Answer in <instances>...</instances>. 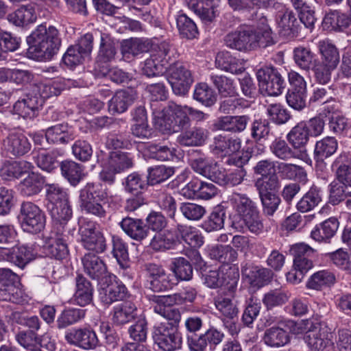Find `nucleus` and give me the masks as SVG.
Returning a JSON list of instances; mask_svg holds the SVG:
<instances>
[{
	"label": "nucleus",
	"mask_w": 351,
	"mask_h": 351,
	"mask_svg": "<svg viewBox=\"0 0 351 351\" xmlns=\"http://www.w3.org/2000/svg\"><path fill=\"white\" fill-rule=\"evenodd\" d=\"M271 154L281 160H290L291 159L304 160V152L294 149L288 141L280 138H276L269 146Z\"/></svg>",
	"instance_id": "nucleus-24"
},
{
	"label": "nucleus",
	"mask_w": 351,
	"mask_h": 351,
	"mask_svg": "<svg viewBox=\"0 0 351 351\" xmlns=\"http://www.w3.org/2000/svg\"><path fill=\"white\" fill-rule=\"evenodd\" d=\"M187 106L178 105L174 102H169L167 105V112H172L175 128L177 127L183 128L190 124L191 119L189 112L185 109Z\"/></svg>",
	"instance_id": "nucleus-53"
},
{
	"label": "nucleus",
	"mask_w": 351,
	"mask_h": 351,
	"mask_svg": "<svg viewBox=\"0 0 351 351\" xmlns=\"http://www.w3.org/2000/svg\"><path fill=\"white\" fill-rule=\"evenodd\" d=\"M97 75L101 77L109 78L112 82L117 84L128 82L132 78L130 73L123 71L122 69L117 67L109 68L108 66H99Z\"/></svg>",
	"instance_id": "nucleus-60"
},
{
	"label": "nucleus",
	"mask_w": 351,
	"mask_h": 351,
	"mask_svg": "<svg viewBox=\"0 0 351 351\" xmlns=\"http://www.w3.org/2000/svg\"><path fill=\"white\" fill-rule=\"evenodd\" d=\"M108 162L111 167L114 168L115 171L120 173L132 167L133 159L128 153L114 151L110 153Z\"/></svg>",
	"instance_id": "nucleus-55"
},
{
	"label": "nucleus",
	"mask_w": 351,
	"mask_h": 351,
	"mask_svg": "<svg viewBox=\"0 0 351 351\" xmlns=\"http://www.w3.org/2000/svg\"><path fill=\"white\" fill-rule=\"evenodd\" d=\"M278 169L282 177L289 180H298L300 182L307 181V173L304 169L292 163L280 162Z\"/></svg>",
	"instance_id": "nucleus-47"
},
{
	"label": "nucleus",
	"mask_w": 351,
	"mask_h": 351,
	"mask_svg": "<svg viewBox=\"0 0 351 351\" xmlns=\"http://www.w3.org/2000/svg\"><path fill=\"white\" fill-rule=\"evenodd\" d=\"M176 25L180 34L183 38L193 39L198 34L196 24L184 14H180L177 16Z\"/></svg>",
	"instance_id": "nucleus-56"
},
{
	"label": "nucleus",
	"mask_w": 351,
	"mask_h": 351,
	"mask_svg": "<svg viewBox=\"0 0 351 351\" xmlns=\"http://www.w3.org/2000/svg\"><path fill=\"white\" fill-rule=\"evenodd\" d=\"M310 130L306 121H300L289 132L286 136L288 143L294 149L304 152V160L307 158L306 145L309 141Z\"/></svg>",
	"instance_id": "nucleus-21"
},
{
	"label": "nucleus",
	"mask_w": 351,
	"mask_h": 351,
	"mask_svg": "<svg viewBox=\"0 0 351 351\" xmlns=\"http://www.w3.org/2000/svg\"><path fill=\"white\" fill-rule=\"evenodd\" d=\"M167 106L162 111L154 112V123L155 128L163 134H170L177 132L175 128L172 112H167Z\"/></svg>",
	"instance_id": "nucleus-45"
},
{
	"label": "nucleus",
	"mask_w": 351,
	"mask_h": 351,
	"mask_svg": "<svg viewBox=\"0 0 351 351\" xmlns=\"http://www.w3.org/2000/svg\"><path fill=\"white\" fill-rule=\"evenodd\" d=\"M263 342L271 348H280L287 344L289 341V333L280 327H271L265 331Z\"/></svg>",
	"instance_id": "nucleus-39"
},
{
	"label": "nucleus",
	"mask_w": 351,
	"mask_h": 351,
	"mask_svg": "<svg viewBox=\"0 0 351 351\" xmlns=\"http://www.w3.org/2000/svg\"><path fill=\"white\" fill-rule=\"evenodd\" d=\"M9 21L16 26H25L34 23L37 19L34 8L31 5H23L8 16Z\"/></svg>",
	"instance_id": "nucleus-42"
},
{
	"label": "nucleus",
	"mask_w": 351,
	"mask_h": 351,
	"mask_svg": "<svg viewBox=\"0 0 351 351\" xmlns=\"http://www.w3.org/2000/svg\"><path fill=\"white\" fill-rule=\"evenodd\" d=\"M239 274L237 271L233 272L230 281L226 283L227 289L230 294L221 292L219 293L214 298V304L216 309L224 319L232 320L237 317L239 309L237 305L233 303V293L237 287Z\"/></svg>",
	"instance_id": "nucleus-6"
},
{
	"label": "nucleus",
	"mask_w": 351,
	"mask_h": 351,
	"mask_svg": "<svg viewBox=\"0 0 351 351\" xmlns=\"http://www.w3.org/2000/svg\"><path fill=\"white\" fill-rule=\"evenodd\" d=\"M207 136L208 132L206 130L193 127L182 132L177 137V142L182 146H201L206 141Z\"/></svg>",
	"instance_id": "nucleus-32"
},
{
	"label": "nucleus",
	"mask_w": 351,
	"mask_h": 351,
	"mask_svg": "<svg viewBox=\"0 0 351 351\" xmlns=\"http://www.w3.org/2000/svg\"><path fill=\"white\" fill-rule=\"evenodd\" d=\"M59 31L53 26L41 24L27 37L28 52L40 60H51L61 46Z\"/></svg>",
	"instance_id": "nucleus-2"
},
{
	"label": "nucleus",
	"mask_w": 351,
	"mask_h": 351,
	"mask_svg": "<svg viewBox=\"0 0 351 351\" xmlns=\"http://www.w3.org/2000/svg\"><path fill=\"white\" fill-rule=\"evenodd\" d=\"M45 137L48 143L53 144H67L75 136L73 129L67 123H59L48 128L45 130Z\"/></svg>",
	"instance_id": "nucleus-25"
},
{
	"label": "nucleus",
	"mask_w": 351,
	"mask_h": 351,
	"mask_svg": "<svg viewBox=\"0 0 351 351\" xmlns=\"http://www.w3.org/2000/svg\"><path fill=\"white\" fill-rule=\"evenodd\" d=\"M210 256L218 261L229 264L237 258V252L230 245H216L210 251Z\"/></svg>",
	"instance_id": "nucleus-58"
},
{
	"label": "nucleus",
	"mask_w": 351,
	"mask_h": 351,
	"mask_svg": "<svg viewBox=\"0 0 351 351\" xmlns=\"http://www.w3.org/2000/svg\"><path fill=\"white\" fill-rule=\"evenodd\" d=\"M319 225L320 230L323 232L322 237L320 236L319 232L317 229H313L311 231V237L316 241L327 242L336 233L339 227V221L336 218L330 217Z\"/></svg>",
	"instance_id": "nucleus-48"
},
{
	"label": "nucleus",
	"mask_w": 351,
	"mask_h": 351,
	"mask_svg": "<svg viewBox=\"0 0 351 351\" xmlns=\"http://www.w3.org/2000/svg\"><path fill=\"white\" fill-rule=\"evenodd\" d=\"M177 328L168 324H159L154 327L153 339L158 348L164 351H173L181 348L182 340Z\"/></svg>",
	"instance_id": "nucleus-10"
},
{
	"label": "nucleus",
	"mask_w": 351,
	"mask_h": 351,
	"mask_svg": "<svg viewBox=\"0 0 351 351\" xmlns=\"http://www.w3.org/2000/svg\"><path fill=\"white\" fill-rule=\"evenodd\" d=\"M136 99V94L132 89L118 90L109 101V109L114 112H124Z\"/></svg>",
	"instance_id": "nucleus-33"
},
{
	"label": "nucleus",
	"mask_w": 351,
	"mask_h": 351,
	"mask_svg": "<svg viewBox=\"0 0 351 351\" xmlns=\"http://www.w3.org/2000/svg\"><path fill=\"white\" fill-rule=\"evenodd\" d=\"M4 149L14 156H21L31 149L27 136L20 130H12L3 140Z\"/></svg>",
	"instance_id": "nucleus-18"
},
{
	"label": "nucleus",
	"mask_w": 351,
	"mask_h": 351,
	"mask_svg": "<svg viewBox=\"0 0 351 351\" xmlns=\"http://www.w3.org/2000/svg\"><path fill=\"white\" fill-rule=\"evenodd\" d=\"M127 294V288L122 283L115 280V276L108 275L107 281L102 280L99 290V298L106 304H110L118 300H123Z\"/></svg>",
	"instance_id": "nucleus-15"
},
{
	"label": "nucleus",
	"mask_w": 351,
	"mask_h": 351,
	"mask_svg": "<svg viewBox=\"0 0 351 351\" xmlns=\"http://www.w3.org/2000/svg\"><path fill=\"white\" fill-rule=\"evenodd\" d=\"M304 341L311 350L319 351L333 344V334L326 324L312 325L304 335Z\"/></svg>",
	"instance_id": "nucleus-14"
},
{
	"label": "nucleus",
	"mask_w": 351,
	"mask_h": 351,
	"mask_svg": "<svg viewBox=\"0 0 351 351\" xmlns=\"http://www.w3.org/2000/svg\"><path fill=\"white\" fill-rule=\"evenodd\" d=\"M181 194L188 199H210L217 193V187L212 183L193 179L182 189Z\"/></svg>",
	"instance_id": "nucleus-16"
},
{
	"label": "nucleus",
	"mask_w": 351,
	"mask_h": 351,
	"mask_svg": "<svg viewBox=\"0 0 351 351\" xmlns=\"http://www.w3.org/2000/svg\"><path fill=\"white\" fill-rule=\"evenodd\" d=\"M112 242L113 256L119 265L122 269L128 268L130 264L127 243L117 235H112Z\"/></svg>",
	"instance_id": "nucleus-50"
},
{
	"label": "nucleus",
	"mask_w": 351,
	"mask_h": 351,
	"mask_svg": "<svg viewBox=\"0 0 351 351\" xmlns=\"http://www.w3.org/2000/svg\"><path fill=\"white\" fill-rule=\"evenodd\" d=\"M84 272L92 279L107 281V267L97 253L88 252L82 258Z\"/></svg>",
	"instance_id": "nucleus-17"
},
{
	"label": "nucleus",
	"mask_w": 351,
	"mask_h": 351,
	"mask_svg": "<svg viewBox=\"0 0 351 351\" xmlns=\"http://www.w3.org/2000/svg\"><path fill=\"white\" fill-rule=\"evenodd\" d=\"M174 48L167 42H162L152 47L149 58H147L142 68L143 74L147 77L162 75L166 64L175 54Z\"/></svg>",
	"instance_id": "nucleus-4"
},
{
	"label": "nucleus",
	"mask_w": 351,
	"mask_h": 351,
	"mask_svg": "<svg viewBox=\"0 0 351 351\" xmlns=\"http://www.w3.org/2000/svg\"><path fill=\"white\" fill-rule=\"evenodd\" d=\"M317 47L321 56L319 62L337 69L340 61V55L337 47L328 40H320Z\"/></svg>",
	"instance_id": "nucleus-36"
},
{
	"label": "nucleus",
	"mask_w": 351,
	"mask_h": 351,
	"mask_svg": "<svg viewBox=\"0 0 351 351\" xmlns=\"http://www.w3.org/2000/svg\"><path fill=\"white\" fill-rule=\"evenodd\" d=\"M215 65L217 68L232 74H239L245 71L244 61L232 56L227 51L217 54Z\"/></svg>",
	"instance_id": "nucleus-31"
},
{
	"label": "nucleus",
	"mask_w": 351,
	"mask_h": 351,
	"mask_svg": "<svg viewBox=\"0 0 351 351\" xmlns=\"http://www.w3.org/2000/svg\"><path fill=\"white\" fill-rule=\"evenodd\" d=\"M180 243V237L176 229L166 230L156 234L150 241L151 248L156 252H165L174 249Z\"/></svg>",
	"instance_id": "nucleus-20"
},
{
	"label": "nucleus",
	"mask_w": 351,
	"mask_h": 351,
	"mask_svg": "<svg viewBox=\"0 0 351 351\" xmlns=\"http://www.w3.org/2000/svg\"><path fill=\"white\" fill-rule=\"evenodd\" d=\"M231 226L239 232H244L247 230L255 234H259L263 230V224L258 209L242 217H233Z\"/></svg>",
	"instance_id": "nucleus-22"
},
{
	"label": "nucleus",
	"mask_w": 351,
	"mask_h": 351,
	"mask_svg": "<svg viewBox=\"0 0 351 351\" xmlns=\"http://www.w3.org/2000/svg\"><path fill=\"white\" fill-rule=\"evenodd\" d=\"M322 201L320 189L313 185L308 191L302 197L297 204V208L302 213L313 210Z\"/></svg>",
	"instance_id": "nucleus-46"
},
{
	"label": "nucleus",
	"mask_w": 351,
	"mask_h": 351,
	"mask_svg": "<svg viewBox=\"0 0 351 351\" xmlns=\"http://www.w3.org/2000/svg\"><path fill=\"white\" fill-rule=\"evenodd\" d=\"M147 298L154 311L168 321L160 324H168L174 328L178 327L181 321V313L179 308L173 307L177 305L176 302H170V298L167 295L153 294L147 295Z\"/></svg>",
	"instance_id": "nucleus-5"
},
{
	"label": "nucleus",
	"mask_w": 351,
	"mask_h": 351,
	"mask_svg": "<svg viewBox=\"0 0 351 351\" xmlns=\"http://www.w3.org/2000/svg\"><path fill=\"white\" fill-rule=\"evenodd\" d=\"M66 341L84 350L95 349L99 341L96 332L89 328H73L65 332Z\"/></svg>",
	"instance_id": "nucleus-12"
},
{
	"label": "nucleus",
	"mask_w": 351,
	"mask_h": 351,
	"mask_svg": "<svg viewBox=\"0 0 351 351\" xmlns=\"http://www.w3.org/2000/svg\"><path fill=\"white\" fill-rule=\"evenodd\" d=\"M300 21L308 28H313L316 21L313 8L305 0H290Z\"/></svg>",
	"instance_id": "nucleus-40"
},
{
	"label": "nucleus",
	"mask_w": 351,
	"mask_h": 351,
	"mask_svg": "<svg viewBox=\"0 0 351 351\" xmlns=\"http://www.w3.org/2000/svg\"><path fill=\"white\" fill-rule=\"evenodd\" d=\"M171 269L180 280H190L193 277L191 264L183 257L176 258L172 261Z\"/></svg>",
	"instance_id": "nucleus-59"
},
{
	"label": "nucleus",
	"mask_w": 351,
	"mask_h": 351,
	"mask_svg": "<svg viewBox=\"0 0 351 351\" xmlns=\"http://www.w3.org/2000/svg\"><path fill=\"white\" fill-rule=\"evenodd\" d=\"M210 80L221 96L232 97L235 94L236 88L232 79L223 75H212Z\"/></svg>",
	"instance_id": "nucleus-62"
},
{
	"label": "nucleus",
	"mask_w": 351,
	"mask_h": 351,
	"mask_svg": "<svg viewBox=\"0 0 351 351\" xmlns=\"http://www.w3.org/2000/svg\"><path fill=\"white\" fill-rule=\"evenodd\" d=\"M260 88L269 95L277 96L285 88V80L278 70L274 66H264L256 72Z\"/></svg>",
	"instance_id": "nucleus-8"
},
{
	"label": "nucleus",
	"mask_w": 351,
	"mask_h": 351,
	"mask_svg": "<svg viewBox=\"0 0 351 351\" xmlns=\"http://www.w3.org/2000/svg\"><path fill=\"white\" fill-rule=\"evenodd\" d=\"M214 154L225 157L237 152L241 148L239 138H227L222 135L216 136L210 145Z\"/></svg>",
	"instance_id": "nucleus-27"
},
{
	"label": "nucleus",
	"mask_w": 351,
	"mask_h": 351,
	"mask_svg": "<svg viewBox=\"0 0 351 351\" xmlns=\"http://www.w3.org/2000/svg\"><path fill=\"white\" fill-rule=\"evenodd\" d=\"M43 106L41 97L34 95L27 94L26 96L18 100L13 106L15 114L24 119H32L37 116L38 112Z\"/></svg>",
	"instance_id": "nucleus-19"
},
{
	"label": "nucleus",
	"mask_w": 351,
	"mask_h": 351,
	"mask_svg": "<svg viewBox=\"0 0 351 351\" xmlns=\"http://www.w3.org/2000/svg\"><path fill=\"white\" fill-rule=\"evenodd\" d=\"M93 287L91 283L84 276H78L76 278V290L74 294V300L76 303L85 306L93 300Z\"/></svg>",
	"instance_id": "nucleus-38"
},
{
	"label": "nucleus",
	"mask_w": 351,
	"mask_h": 351,
	"mask_svg": "<svg viewBox=\"0 0 351 351\" xmlns=\"http://www.w3.org/2000/svg\"><path fill=\"white\" fill-rule=\"evenodd\" d=\"M19 219L22 228L27 232H39L45 225L44 213L38 206L30 202L22 203Z\"/></svg>",
	"instance_id": "nucleus-7"
},
{
	"label": "nucleus",
	"mask_w": 351,
	"mask_h": 351,
	"mask_svg": "<svg viewBox=\"0 0 351 351\" xmlns=\"http://www.w3.org/2000/svg\"><path fill=\"white\" fill-rule=\"evenodd\" d=\"M136 307L131 302H125L114 306L111 313L112 323L118 326H123L134 319Z\"/></svg>",
	"instance_id": "nucleus-34"
},
{
	"label": "nucleus",
	"mask_w": 351,
	"mask_h": 351,
	"mask_svg": "<svg viewBox=\"0 0 351 351\" xmlns=\"http://www.w3.org/2000/svg\"><path fill=\"white\" fill-rule=\"evenodd\" d=\"M168 81L176 95L186 94L193 82L191 71L182 63L176 62L169 66Z\"/></svg>",
	"instance_id": "nucleus-9"
},
{
	"label": "nucleus",
	"mask_w": 351,
	"mask_h": 351,
	"mask_svg": "<svg viewBox=\"0 0 351 351\" xmlns=\"http://www.w3.org/2000/svg\"><path fill=\"white\" fill-rule=\"evenodd\" d=\"M214 0H189V6L202 20L210 22L215 18L212 8Z\"/></svg>",
	"instance_id": "nucleus-51"
},
{
	"label": "nucleus",
	"mask_w": 351,
	"mask_h": 351,
	"mask_svg": "<svg viewBox=\"0 0 351 351\" xmlns=\"http://www.w3.org/2000/svg\"><path fill=\"white\" fill-rule=\"evenodd\" d=\"M338 148V143L335 138L327 136L317 141L314 149V158L317 162L316 171L323 170L326 167L324 160L334 154Z\"/></svg>",
	"instance_id": "nucleus-23"
},
{
	"label": "nucleus",
	"mask_w": 351,
	"mask_h": 351,
	"mask_svg": "<svg viewBox=\"0 0 351 351\" xmlns=\"http://www.w3.org/2000/svg\"><path fill=\"white\" fill-rule=\"evenodd\" d=\"M71 237L70 231L51 230L44 245L45 254L56 259L64 258L69 253L67 243Z\"/></svg>",
	"instance_id": "nucleus-13"
},
{
	"label": "nucleus",
	"mask_w": 351,
	"mask_h": 351,
	"mask_svg": "<svg viewBox=\"0 0 351 351\" xmlns=\"http://www.w3.org/2000/svg\"><path fill=\"white\" fill-rule=\"evenodd\" d=\"M335 274L329 270H321L313 274L308 279L306 286L309 289L321 290L334 285Z\"/></svg>",
	"instance_id": "nucleus-44"
},
{
	"label": "nucleus",
	"mask_w": 351,
	"mask_h": 351,
	"mask_svg": "<svg viewBox=\"0 0 351 351\" xmlns=\"http://www.w3.org/2000/svg\"><path fill=\"white\" fill-rule=\"evenodd\" d=\"M57 154L58 152L55 151L50 152L43 151L38 152L34 158L39 168L47 172H51L58 167Z\"/></svg>",
	"instance_id": "nucleus-61"
},
{
	"label": "nucleus",
	"mask_w": 351,
	"mask_h": 351,
	"mask_svg": "<svg viewBox=\"0 0 351 351\" xmlns=\"http://www.w3.org/2000/svg\"><path fill=\"white\" fill-rule=\"evenodd\" d=\"M53 226L51 230L70 231L66 229L68 221L72 217L73 212L69 203L57 204L50 208Z\"/></svg>",
	"instance_id": "nucleus-29"
},
{
	"label": "nucleus",
	"mask_w": 351,
	"mask_h": 351,
	"mask_svg": "<svg viewBox=\"0 0 351 351\" xmlns=\"http://www.w3.org/2000/svg\"><path fill=\"white\" fill-rule=\"evenodd\" d=\"M227 47L240 51H249L274 44L271 31L267 25L254 27L247 25L239 26L225 37Z\"/></svg>",
	"instance_id": "nucleus-1"
},
{
	"label": "nucleus",
	"mask_w": 351,
	"mask_h": 351,
	"mask_svg": "<svg viewBox=\"0 0 351 351\" xmlns=\"http://www.w3.org/2000/svg\"><path fill=\"white\" fill-rule=\"evenodd\" d=\"M32 168V164L25 160L5 162L1 169V176L5 180L18 178Z\"/></svg>",
	"instance_id": "nucleus-41"
},
{
	"label": "nucleus",
	"mask_w": 351,
	"mask_h": 351,
	"mask_svg": "<svg viewBox=\"0 0 351 351\" xmlns=\"http://www.w3.org/2000/svg\"><path fill=\"white\" fill-rule=\"evenodd\" d=\"M250 120L247 115L224 116L217 120L215 127L231 133H240L245 130Z\"/></svg>",
	"instance_id": "nucleus-26"
},
{
	"label": "nucleus",
	"mask_w": 351,
	"mask_h": 351,
	"mask_svg": "<svg viewBox=\"0 0 351 351\" xmlns=\"http://www.w3.org/2000/svg\"><path fill=\"white\" fill-rule=\"evenodd\" d=\"M79 234L81 243L85 249L95 252L97 254L102 253L106 250V239L93 223H81Z\"/></svg>",
	"instance_id": "nucleus-11"
},
{
	"label": "nucleus",
	"mask_w": 351,
	"mask_h": 351,
	"mask_svg": "<svg viewBox=\"0 0 351 351\" xmlns=\"http://www.w3.org/2000/svg\"><path fill=\"white\" fill-rule=\"evenodd\" d=\"M44 183L45 179L40 174L32 172L20 182L19 189L23 195L32 196L40 192Z\"/></svg>",
	"instance_id": "nucleus-37"
},
{
	"label": "nucleus",
	"mask_w": 351,
	"mask_h": 351,
	"mask_svg": "<svg viewBox=\"0 0 351 351\" xmlns=\"http://www.w3.org/2000/svg\"><path fill=\"white\" fill-rule=\"evenodd\" d=\"M230 204L237 215L233 217H242L256 210V204L245 194L233 193L230 196Z\"/></svg>",
	"instance_id": "nucleus-35"
},
{
	"label": "nucleus",
	"mask_w": 351,
	"mask_h": 351,
	"mask_svg": "<svg viewBox=\"0 0 351 351\" xmlns=\"http://www.w3.org/2000/svg\"><path fill=\"white\" fill-rule=\"evenodd\" d=\"M193 99L206 107H210L217 101V94L207 84L199 83L195 87Z\"/></svg>",
	"instance_id": "nucleus-49"
},
{
	"label": "nucleus",
	"mask_w": 351,
	"mask_h": 351,
	"mask_svg": "<svg viewBox=\"0 0 351 351\" xmlns=\"http://www.w3.org/2000/svg\"><path fill=\"white\" fill-rule=\"evenodd\" d=\"M84 316L85 310L75 308H66L58 317L57 326L58 328H64L78 322Z\"/></svg>",
	"instance_id": "nucleus-57"
},
{
	"label": "nucleus",
	"mask_w": 351,
	"mask_h": 351,
	"mask_svg": "<svg viewBox=\"0 0 351 351\" xmlns=\"http://www.w3.org/2000/svg\"><path fill=\"white\" fill-rule=\"evenodd\" d=\"M174 173L172 167H167L165 165H159L149 169L147 182L151 185L160 183Z\"/></svg>",
	"instance_id": "nucleus-64"
},
{
	"label": "nucleus",
	"mask_w": 351,
	"mask_h": 351,
	"mask_svg": "<svg viewBox=\"0 0 351 351\" xmlns=\"http://www.w3.org/2000/svg\"><path fill=\"white\" fill-rule=\"evenodd\" d=\"M242 274L247 278L251 285L261 287L271 279L272 272L270 269L246 263L241 269Z\"/></svg>",
	"instance_id": "nucleus-30"
},
{
	"label": "nucleus",
	"mask_w": 351,
	"mask_h": 351,
	"mask_svg": "<svg viewBox=\"0 0 351 351\" xmlns=\"http://www.w3.org/2000/svg\"><path fill=\"white\" fill-rule=\"evenodd\" d=\"M178 230L181 238L191 247H199L203 245L204 237L195 228L178 225Z\"/></svg>",
	"instance_id": "nucleus-54"
},
{
	"label": "nucleus",
	"mask_w": 351,
	"mask_h": 351,
	"mask_svg": "<svg viewBox=\"0 0 351 351\" xmlns=\"http://www.w3.org/2000/svg\"><path fill=\"white\" fill-rule=\"evenodd\" d=\"M60 169L62 176L73 185H77L84 177V167L72 160L61 162Z\"/></svg>",
	"instance_id": "nucleus-43"
},
{
	"label": "nucleus",
	"mask_w": 351,
	"mask_h": 351,
	"mask_svg": "<svg viewBox=\"0 0 351 351\" xmlns=\"http://www.w3.org/2000/svg\"><path fill=\"white\" fill-rule=\"evenodd\" d=\"M107 194L99 183H87L80 192V206L82 211L99 218L105 217L103 206Z\"/></svg>",
	"instance_id": "nucleus-3"
},
{
	"label": "nucleus",
	"mask_w": 351,
	"mask_h": 351,
	"mask_svg": "<svg viewBox=\"0 0 351 351\" xmlns=\"http://www.w3.org/2000/svg\"><path fill=\"white\" fill-rule=\"evenodd\" d=\"M119 225L128 236L137 241L145 239L149 234L147 226L139 219L127 217L121 221Z\"/></svg>",
	"instance_id": "nucleus-28"
},
{
	"label": "nucleus",
	"mask_w": 351,
	"mask_h": 351,
	"mask_svg": "<svg viewBox=\"0 0 351 351\" xmlns=\"http://www.w3.org/2000/svg\"><path fill=\"white\" fill-rule=\"evenodd\" d=\"M314 53L310 48L298 47L293 50V60L302 70L308 71L313 65Z\"/></svg>",
	"instance_id": "nucleus-52"
},
{
	"label": "nucleus",
	"mask_w": 351,
	"mask_h": 351,
	"mask_svg": "<svg viewBox=\"0 0 351 351\" xmlns=\"http://www.w3.org/2000/svg\"><path fill=\"white\" fill-rule=\"evenodd\" d=\"M224 217L223 210L220 208H215L202 223V228L208 232L220 230L223 227Z\"/></svg>",
	"instance_id": "nucleus-63"
}]
</instances>
